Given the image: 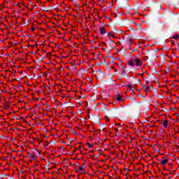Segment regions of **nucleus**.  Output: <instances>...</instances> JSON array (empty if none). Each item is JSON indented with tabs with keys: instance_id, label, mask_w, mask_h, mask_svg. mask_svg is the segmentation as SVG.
Listing matches in <instances>:
<instances>
[{
	"instance_id": "obj_2",
	"label": "nucleus",
	"mask_w": 179,
	"mask_h": 179,
	"mask_svg": "<svg viewBox=\"0 0 179 179\" xmlns=\"http://www.w3.org/2000/svg\"><path fill=\"white\" fill-rule=\"evenodd\" d=\"M142 88H143V90L146 93L150 92L151 90L150 86L149 85H143Z\"/></svg>"
},
{
	"instance_id": "obj_4",
	"label": "nucleus",
	"mask_w": 179,
	"mask_h": 179,
	"mask_svg": "<svg viewBox=\"0 0 179 179\" xmlns=\"http://www.w3.org/2000/svg\"><path fill=\"white\" fill-rule=\"evenodd\" d=\"M162 125H163L165 128H168V127H169V120H164L163 121Z\"/></svg>"
},
{
	"instance_id": "obj_1",
	"label": "nucleus",
	"mask_w": 179,
	"mask_h": 179,
	"mask_svg": "<svg viewBox=\"0 0 179 179\" xmlns=\"http://www.w3.org/2000/svg\"><path fill=\"white\" fill-rule=\"evenodd\" d=\"M129 65L130 66H141L142 65V60L138 57H134L133 59L129 61Z\"/></svg>"
},
{
	"instance_id": "obj_7",
	"label": "nucleus",
	"mask_w": 179,
	"mask_h": 179,
	"mask_svg": "<svg viewBox=\"0 0 179 179\" xmlns=\"http://www.w3.org/2000/svg\"><path fill=\"white\" fill-rule=\"evenodd\" d=\"M178 38H179V35L178 34L173 35L171 37V40H178Z\"/></svg>"
},
{
	"instance_id": "obj_5",
	"label": "nucleus",
	"mask_w": 179,
	"mask_h": 179,
	"mask_svg": "<svg viewBox=\"0 0 179 179\" xmlns=\"http://www.w3.org/2000/svg\"><path fill=\"white\" fill-rule=\"evenodd\" d=\"M99 31H100L101 36H103V34H104V33H106V27L100 28Z\"/></svg>"
},
{
	"instance_id": "obj_9",
	"label": "nucleus",
	"mask_w": 179,
	"mask_h": 179,
	"mask_svg": "<svg viewBox=\"0 0 179 179\" xmlns=\"http://www.w3.org/2000/svg\"><path fill=\"white\" fill-rule=\"evenodd\" d=\"M87 145L88 148H90V149H91V148H93V146H94V144L90 143H87Z\"/></svg>"
},
{
	"instance_id": "obj_10",
	"label": "nucleus",
	"mask_w": 179,
	"mask_h": 179,
	"mask_svg": "<svg viewBox=\"0 0 179 179\" xmlns=\"http://www.w3.org/2000/svg\"><path fill=\"white\" fill-rule=\"evenodd\" d=\"M78 170H79V171H80L82 173V171H83V167L79 166Z\"/></svg>"
},
{
	"instance_id": "obj_3",
	"label": "nucleus",
	"mask_w": 179,
	"mask_h": 179,
	"mask_svg": "<svg viewBox=\"0 0 179 179\" xmlns=\"http://www.w3.org/2000/svg\"><path fill=\"white\" fill-rule=\"evenodd\" d=\"M167 163H169V158L167 157L159 162V164H161V166H164V164H167Z\"/></svg>"
},
{
	"instance_id": "obj_11",
	"label": "nucleus",
	"mask_w": 179,
	"mask_h": 179,
	"mask_svg": "<svg viewBox=\"0 0 179 179\" xmlns=\"http://www.w3.org/2000/svg\"><path fill=\"white\" fill-rule=\"evenodd\" d=\"M127 89H129V90H132V85H127Z\"/></svg>"
},
{
	"instance_id": "obj_6",
	"label": "nucleus",
	"mask_w": 179,
	"mask_h": 179,
	"mask_svg": "<svg viewBox=\"0 0 179 179\" xmlns=\"http://www.w3.org/2000/svg\"><path fill=\"white\" fill-rule=\"evenodd\" d=\"M116 100H117V101H122V95L117 94L116 96Z\"/></svg>"
},
{
	"instance_id": "obj_8",
	"label": "nucleus",
	"mask_w": 179,
	"mask_h": 179,
	"mask_svg": "<svg viewBox=\"0 0 179 179\" xmlns=\"http://www.w3.org/2000/svg\"><path fill=\"white\" fill-rule=\"evenodd\" d=\"M108 36L109 37H113V38H115V35L114 34H113V33H108Z\"/></svg>"
}]
</instances>
